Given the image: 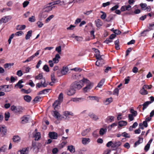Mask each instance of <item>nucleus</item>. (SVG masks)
<instances>
[{
	"instance_id": "1",
	"label": "nucleus",
	"mask_w": 154,
	"mask_h": 154,
	"mask_svg": "<svg viewBox=\"0 0 154 154\" xmlns=\"http://www.w3.org/2000/svg\"><path fill=\"white\" fill-rule=\"evenodd\" d=\"M79 82L80 83H82L83 86L85 85H86V86L83 88V90L85 92L89 91L93 86V83L91 82L90 81L86 79L83 78Z\"/></svg>"
},
{
	"instance_id": "2",
	"label": "nucleus",
	"mask_w": 154,
	"mask_h": 154,
	"mask_svg": "<svg viewBox=\"0 0 154 154\" xmlns=\"http://www.w3.org/2000/svg\"><path fill=\"white\" fill-rule=\"evenodd\" d=\"M11 110L16 113L21 114L23 112V108L20 106H15L14 105L11 107Z\"/></svg>"
},
{
	"instance_id": "3",
	"label": "nucleus",
	"mask_w": 154,
	"mask_h": 154,
	"mask_svg": "<svg viewBox=\"0 0 154 154\" xmlns=\"http://www.w3.org/2000/svg\"><path fill=\"white\" fill-rule=\"evenodd\" d=\"M95 55L97 59V60L96 62L95 65L98 66H102L103 63H101V61L103 62V60L101 57L102 56L100 55V53L95 54Z\"/></svg>"
},
{
	"instance_id": "4",
	"label": "nucleus",
	"mask_w": 154,
	"mask_h": 154,
	"mask_svg": "<svg viewBox=\"0 0 154 154\" xmlns=\"http://www.w3.org/2000/svg\"><path fill=\"white\" fill-rule=\"evenodd\" d=\"M68 70V68L67 67H63L61 71H58L57 72V74L59 76H60L62 75H66Z\"/></svg>"
},
{
	"instance_id": "5",
	"label": "nucleus",
	"mask_w": 154,
	"mask_h": 154,
	"mask_svg": "<svg viewBox=\"0 0 154 154\" xmlns=\"http://www.w3.org/2000/svg\"><path fill=\"white\" fill-rule=\"evenodd\" d=\"M76 92V90L74 89L71 85L70 88L66 91V93L68 96H72Z\"/></svg>"
},
{
	"instance_id": "6",
	"label": "nucleus",
	"mask_w": 154,
	"mask_h": 154,
	"mask_svg": "<svg viewBox=\"0 0 154 154\" xmlns=\"http://www.w3.org/2000/svg\"><path fill=\"white\" fill-rule=\"evenodd\" d=\"M48 84L45 83V78L42 79L41 82L40 83H38L36 84V88H40L41 87H46Z\"/></svg>"
},
{
	"instance_id": "7",
	"label": "nucleus",
	"mask_w": 154,
	"mask_h": 154,
	"mask_svg": "<svg viewBox=\"0 0 154 154\" xmlns=\"http://www.w3.org/2000/svg\"><path fill=\"white\" fill-rule=\"evenodd\" d=\"M12 18L10 16H5L2 17L0 20V24L3 23H6L9 20H10Z\"/></svg>"
},
{
	"instance_id": "8",
	"label": "nucleus",
	"mask_w": 154,
	"mask_h": 154,
	"mask_svg": "<svg viewBox=\"0 0 154 154\" xmlns=\"http://www.w3.org/2000/svg\"><path fill=\"white\" fill-rule=\"evenodd\" d=\"M81 85L80 83L77 82H75L71 85V86L75 89L79 90L83 86L82 83Z\"/></svg>"
},
{
	"instance_id": "9",
	"label": "nucleus",
	"mask_w": 154,
	"mask_h": 154,
	"mask_svg": "<svg viewBox=\"0 0 154 154\" xmlns=\"http://www.w3.org/2000/svg\"><path fill=\"white\" fill-rule=\"evenodd\" d=\"M49 137L52 139H57L58 137L57 133L54 132H50L48 134Z\"/></svg>"
},
{
	"instance_id": "10",
	"label": "nucleus",
	"mask_w": 154,
	"mask_h": 154,
	"mask_svg": "<svg viewBox=\"0 0 154 154\" xmlns=\"http://www.w3.org/2000/svg\"><path fill=\"white\" fill-rule=\"evenodd\" d=\"M121 144L122 143L120 141H115L113 143L112 148L114 149H116L120 146Z\"/></svg>"
},
{
	"instance_id": "11",
	"label": "nucleus",
	"mask_w": 154,
	"mask_h": 154,
	"mask_svg": "<svg viewBox=\"0 0 154 154\" xmlns=\"http://www.w3.org/2000/svg\"><path fill=\"white\" fill-rule=\"evenodd\" d=\"M29 119V118L28 116H24L21 118V123L22 124H25L28 122Z\"/></svg>"
},
{
	"instance_id": "12",
	"label": "nucleus",
	"mask_w": 154,
	"mask_h": 154,
	"mask_svg": "<svg viewBox=\"0 0 154 154\" xmlns=\"http://www.w3.org/2000/svg\"><path fill=\"white\" fill-rule=\"evenodd\" d=\"M91 129V128H89L83 130L81 132L82 135L83 136H85L90 131Z\"/></svg>"
},
{
	"instance_id": "13",
	"label": "nucleus",
	"mask_w": 154,
	"mask_h": 154,
	"mask_svg": "<svg viewBox=\"0 0 154 154\" xmlns=\"http://www.w3.org/2000/svg\"><path fill=\"white\" fill-rule=\"evenodd\" d=\"M23 82V81L22 79L20 80L15 85V87L21 89L23 87V85L21 84Z\"/></svg>"
},
{
	"instance_id": "14",
	"label": "nucleus",
	"mask_w": 154,
	"mask_h": 154,
	"mask_svg": "<svg viewBox=\"0 0 154 154\" xmlns=\"http://www.w3.org/2000/svg\"><path fill=\"white\" fill-rule=\"evenodd\" d=\"M85 98L82 97L79 98H72L71 100L74 102H78L83 101L85 100Z\"/></svg>"
},
{
	"instance_id": "15",
	"label": "nucleus",
	"mask_w": 154,
	"mask_h": 154,
	"mask_svg": "<svg viewBox=\"0 0 154 154\" xmlns=\"http://www.w3.org/2000/svg\"><path fill=\"white\" fill-rule=\"evenodd\" d=\"M151 102H150L149 101H146L143 104L139 105L138 107V108H140L142 106H143V110H144L145 109H146L147 107L151 103Z\"/></svg>"
},
{
	"instance_id": "16",
	"label": "nucleus",
	"mask_w": 154,
	"mask_h": 154,
	"mask_svg": "<svg viewBox=\"0 0 154 154\" xmlns=\"http://www.w3.org/2000/svg\"><path fill=\"white\" fill-rule=\"evenodd\" d=\"M90 142V139L89 138H82V143L84 145H86Z\"/></svg>"
},
{
	"instance_id": "17",
	"label": "nucleus",
	"mask_w": 154,
	"mask_h": 154,
	"mask_svg": "<svg viewBox=\"0 0 154 154\" xmlns=\"http://www.w3.org/2000/svg\"><path fill=\"white\" fill-rule=\"evenodd\" d=\"M138 138L139 140L134 143V147H136L137 145L142 143L143 142V138L141 137L140 136H139Z\"/></svg>"
},
{
	"instance_id": "18",
	"label": "nucleus",
	"mask_w": 154,
	"mask_h": 154,
	"mask_svg": "<svg viewBox=\"0 0 154 154\" xmlns=\"http://www.w3.org/2000/svg\"><path fill=\"white\" fill-rule=\"evenodd\" d=\"M60 57L58 54L55 55V57L53 59V61L55 63H58L59 61V59H60Z\"/></svg>"
},
{
	"instance_id": "19",
	"label": "nucleus",
	"mask_w": 154,
	"mask_h": 154,
	"mask_svg": "<svg viewBox=\"0 0 154 154\" xmlns=\"http://www.w3.org/2000/svg\"><path fill=\"white\" fill-rule=\"evenodd\" d=\"M89 116L91 119L95 121L99 119L98 116L93 113H90Z\"/></svg>"
},
{
	"instance_id": "20",
	"label": "nucleus",
	"mask_w": 154,
	"mask_h": 154,
	"mask_svg": "<svg viewBox=\"0 0 154 154\" xmlns=\"http://www.w3.org/2000/svg\"><path fill=\"white\" fill-rule=\"evenodd\" d=\"M28 150L27 148H23L18 152V154H28Z\"/></svg>"
},
{
	"instance_id": "21",
	"label": "nucleus",
	"mask_w": 154,
	"mask_h": 154,
	"mask_svg": "<svg viewBox=\"0 0 154 154\" xmlns=\"http://www.w3.org/2000/svg\"><path fill=\"white\" fill-rule=\"evenodd\" d=\"M95 22L96 26L98 27H99L101 26L103 24V23L102 21L99 19H98L95 20Z\"/></svg>"
},
{
	"instance_id": "22",
	"label": "nucleus",
	"mask_w": 154,
	"mask_h": 154,
	"mask_svg": "<svg viewBox=\"0 0 154 154\" xmlns=\"http://www.w3.org/2000/svg\"><path fill=\"white\" fill-rule=\"evenodd\" d=\"M24 99L27 102H29L32 100L31 97L28 95H26L24 96Z\"/></svg>"
},
{
	"instance_id": "23",
	"label": "nucleus",
	"mask_w": 154,
	"mask_h": 154,
	"mask_svg": "<svg viewBox=\"0 0 154 154\" xmlns=\"http://www.w3.org/2000/svg\"><path fill=\"white\" fill-rule=\"evenodd\" d=\"M13 140L14 142H18L20 141V138L18 135H15L14 136Z\"/></svg>"
},
{
	"instance_id": "24",
	"label": "nucleus",
	"mask_w": 154,
	"mask_h": 154,
	"mask_svg": "<svg viewBox=\"0 0 154 154\" xmlns=\"http://www.w3.org/2000/svg\"><path fill=\"white\" fill-rule=\"evenodd\" d=\"M115 16V15L113 14H110L109 15L106 19V21L107 22H109L113 20Z\"/></svg>"
},
{
	"instance_id": "25",
	"label": "nucleus",
	"mask_w": 154,
	"mask_h": 154,
	"mask_svg": "<svg viewBox=\"0 0 154 154\" xmlns=\"http://www.w3.org/2000/svg\"><path fill=\"white\" fill-rule=\"evenodd\" d=\"M127 124V122L126 121H121L118 122V125L119 127H122L125 126Z\"/></svg>"
},
{
	"instance_id": "26",
	"label": "nucleus",
	"mask_w": 154,
	"mask_h": 154,
	"mask_svg": "<svg viewBox=\"0 0 154 154\" xmlns=\"http://www.w3.org/2000/svg\"><path fill=\"white\" fill-rule=\"evenodd\" d=\"M140 94L143 95H146L148 94L147 91L143 87L140 90Z\"/></svg>"
},
{
	"instance_id": "27",
	"label": "nucleus",
	"mask_w": 154,
	"mask_h": 154,
	"mask_svg": "<svg viewBox=\"0 0 154 154\" xmlns=\"http://www.w3.org/2000/svg\"><path fill=\"white\" fill-rule=\"evenodd\" d=\"M34 137L35 138V140H38L41 137L40 133L39 132L36 133L34 135Z\"/></svg>"
},
{
	"instance_id": "28",
	"label": "nucleus",
	"mask_w": 154,
	"mask_h": 154,
	"mask_svg": "<svg viewBox=\"0 0 154 154\" xmlns=\"http://www.w3.org/2000/svg\"><path fill=\"white\" fill-rule=\"evenodd\" d=\"M50 90V89H44L42 91L39 92L38 94L40 95L46 94L47 93H48L49 91Z\"/></svg>"
},
{
	"instance_id": "29",
	"label": "nucleus",
	"mask_w": 154,
	"mask_h": 154,
	"mask_svg": "<svg viewBox=\"0 0 154 154\" xmlns=\"http://www.w3.org/2000/svg\"><path fill=\"white\" fill-rule=\"evenodd\" d=\"M32 32L31 30H29L27 32L25 37V38L26 40H28L30 38V37L32 36Z\"/></svg>"
},
{
	"instance_id": "30",
	"label": "nucleus",
	"mask_w": 154,
	"mask_h": 154,
	"mask_svg": "<svg viewBox=\"0 0 154 154\" xmlns=\"http://www.w3.org/2000/svg\"><path fill=\"white\" fill-rule=\"evenodd\" d=\"M107 131L106 128H101L99 131V134L101 135H103L105 134Z\"/></svg>"
},
{
	"instance_id": "31",
	"label": "nucleus",
	"mask_w": 154,
	"mask_h": 154,
	"mask_svg": "<svg viewBox=\"0 0 154 154\" xmlns=\"http://www.w3.org/2000/svg\"><path fill=\"white\" fill-rule=\"evenodd\" d=\"M63 115L66 117H67L69 115L73 116V113L70 111H66L63 112Z\"/></svg>"
},
{
	"instance_id": "32",
	"label": "nucleus",
	"mask_w": 154,
	"mask_h": 154,
	"mask_svg": "<svg viewBox=\"0 0 154 154\" xmlns=\"http://www.w3.org/2000/svg\"><path fill=\"white\" fill-rule=\"evenodd\" d=\"M68 150L71 153H73L75 152V148L74 146L72 145L68 146Z\"/></svg>"
},
{
	"instance_id": "33",
	"label": "nucleus",
	"mask_w": 154,
	"mask_h": 154,
	"mask_svg": "<svg viewBox=\"0 0 154 154\" xmlns=\"http://www.w3.org/2000/svg\"><path fill=\"white\" fill-rule=\"evenodd\" d=\"M26 27L25 25H18L17 26L16 29L17 30H22L24 29Z\"/></svg>"
},
{
	"instance_id": "34",
	"label": "nucleus",
	"mask_w": 154,
	"mask_h": 154,
	"mask_svg": "<svg viewBox=\"0 0 154 154\" xmlns=\"http://www.w3.org/2000/svg\"><path fill=\"white\" fill-rule=\"evenodd\" d=\"M105 80L104 79H102L100 82L98 83V85L97 86V87L99 88H101L105 82Z\"/></svg>"
},
{
	"instance_id": "35",
	"label": "nucleus",
	"mask_w": 154,
	"mask_h": 154,
	"mask_svg": "<svg viewBox=\"0 0 154 154\" xmlns=\"http://www.w3.org/2000/svg\"><path fill=\"white\" fill-rule=\"evenodd\" d=\"M114 117L113 116H109L107 117L106 119V122H108L109 121L110 122H112L114 120Z\"/></svg>"
},
{
	"instance_id": "36",
	"label": "nucleus",
	"mask_w": 154,
	"mask_h": 154,
	"mask_svg": "<svg viewBox=\"0 0 154 154\" xmlns=\"http://www.w3.org/2000/svg\"><path fill=\"white\" fill-rule=\"evenodd\" d=\"M139 5L142 10L145 11L146 10L147 5L146 3H140Z\"/></svg>"
},
{
	"instance_id": "37",
	"label": "nucleus",
	"mask_w": 154,
	"mask_h": 154,
	"mask_svg": "<svg viewBox=\"0 0 154 154\" xmlns=\"http://www.w3.org/2000/svg\"><path fill=\"white\" fill-rule=\"evenodd\" d=\"M61 103V102L58 100L55 101L53 104V106L54 107V109L56 108L59 105H60Z\"/></svg>"
},
{
	"instance_id": "38",
	"label": "nucleus",
	"mask_w": 154,
	"mask_h": 154,
	"mask_svg": "<svg viewBox=\"0 0 154 154\" xmlns=\"http://www.w3.org/2000/svg\"><path fill=\"white\" fill-rule=\"evenodd\" d=\"M53 116L56 118L58 119L59 117H60L59 113L57 111H54Z\"/></svg>"
},
{
	"instance_id": "39",
	"label": "nucleus",
	"mask_w": 154,
	"mask_h": 154,
	"mask_svg": "<svg viewBox=\"0 0 154 154\" xmlns=\"http://www.w3.org/2000/svg\"><path fill=\"white\" fill-rule=\"evenodd\" d=\"M14 63H7L4 64V67L5 68L9 69L11 67V66H13Z\"/></svg>"
},
{
	"instance_id": "40",
	"label": "nucleus",
	"mask_w": 154,
	"mask_h": 154,
	"mask_svg": "<svg viewBox=\"0 0 154 154\" xmlns=\"http://www.w3.org/2000/svg\"><path fill=\"white\" fill-rule=\"evenodd\" d=\"M61 2V1L60 0H57L55 1H54L52 2L49 3V5H57L60 4Z\"/></svg>"
},
{
	"instance_id": "41",
	"label": "nucleus",
	"mask_w": 154,
	"mask_h": 154,
	"mask_svg": "<svg viewBox=\"0 0 154 154\" xmlns=\"http://www.w3.org/2000/svg\"><path fill=\"white\" fill-rule=\"evenodd\" d=\"M29 21L30 22H34L36 20L35 17L34 16H32L31 17H30L28 19Z\"/></svg>"
},
{
	"instance_id": "42",
	"label": "nucleus",
	"mask_w": 154,
	"mask_h": 154,
	"mask_svg": "<svg viewBox=\"0 0 154 154\" xmlns=\"http://www.w3.org/2000/svg\"><path fill=\"white\" fill-rule=\"evenodd\" d=\"M43 75L42 73H40L38 75H36L35 76V78L36 79L39 80L41 79L42 80L44 78H42Z\"/></svg>"
},
{
	"instance_id": "43",
	"label": "nucleus",
	"mask_w": 154,
	"mask_h": 154,
	"mask_svg": "<svg viewBox=\"0 0 154 154\" xmlns=\"http://www.w3.org/2000/svg\"><path fill=\"white\" fill-rule=\"evenodd\" d=\"M53 8V7H51L50 6H48L45 8L44 11L45 12H48L51 11L52 10Z\"/></svg>"
},
{
	"instance_id": "44",
	"label": "nucleus",
	"mask_w": 154,
	"mask_h": 154,
	"mask_svg": "<svg viewBox=\"0 0 154 154\" xmlns=\"http://www.w3.org/2000/svg\"><path fill=\"white\" fill-rule=\"evenodd\" d=\"M55 50L59 54H61V47L60 46H59L56 47L55 49Z\"/></svg>"
},
{
	"instance_id": "45",
	"label": "nucleus",
	"mask_w": 154,
	"mask_h": 154,
	"mask_svg": "<svg viewBox=\"0 0 154 154\" xmlns=\"http://www.w3.org/2000/svg\"><path fill=\"white\" fill-rule=\"evenodd\" d=\"M43 69L46 72H48L49 71V68L47 65H44L43 66Z\"/></svg>"
},
{
	"instance_id": "46",
	"label": "nucleus",
	"mask_w": 154,
	"mask_h": 154,
	"mask_svg": "<svg viewBox=\"0 0 154 154\" xmlns=\"http://www.w3.org/2000/svg\"><path fill=\"white\" fill-rule=\"evenodd\" d=\"M21 91L24 92L25 94H28L30 93L31 91L29 89L26 90L22 88L21 90Z\"/></svg>"
},
{
	"instance_id": "47",
	"label": "nucleus",
	"mask_w": 154,
	"mask_h": 154,
	"mask_svg": "<svg viewBox=\"0 0 154 154\" xmlns=\"http://www.w3.org/2000/svg\"><path fill=\"white\" fill-rule=\"evenodd\" d=\"M147 28L150 31L154 29V23L153 24H149V26H147Z\"/></svg>"
},
{
	"instance_id": "48",
	"label": "nucleus",
	"mask_w": 154,
	"mask_h": 154,
	"mask_svg": "<svg viewBox=\"0 0 154 154\" xmlns=\"http://www.w3.org/2000/svg\"><path fill=\"white\" fill-rule=\"evenodd\" d=\"M130 112L131 113V114L134 117L136 116L137 115V112L134 111L133 109H131L130 110Z\"/></svg>"
},
{
	"instance_id": "49",
	"label": "nucleus",
	"mask_w": 154,
	"mask_h": 154,
	"mask_svg": "<svg viewBox=\"0 0 154 154\" xmlns=\"http://www.w3.org/2000/svg\"><path fill=\"white\" fill-rule=\"evenodd\" d=\"M63 99V94L62 93H61L60 94L58 100L59 101H60L61 102H62Z\"/></svg>"
},
{
	"instance_id": "50",
	"label": "nucleus",
	"mask_w": 154,
	"mask_h": 154,
	"mask_svg": "<svg viewBox=\"0 0 154 154\" xmlns=\"http://www.w3.org/2000/svg\"><path fill=\"white\" fill-rule=\"evenodd\" d=\"M10 116V114L9 112H7L5 114V120L6 121L8 120V119Z\"/></svg>"
},
{
	"instance_id": "51",
	"label": "nucleus",
	"mask_w": 154,
	"mask_h": 154,
	"mask_svg": "<svg viewBox=\"0 0 154 154\" xmlns=\"http://www.w3.org/2000/svg\"><path fill=\"white\" fill-rule=\"evenodd\" d=\"M122 135L125 137L129 138L130 137V136L127 133L125 132L122 133Z\"/></svg>"
},
{
	"instance_id": "52",
	"label": "nucleus",
	"mask_w": 154,
	"mask_h": 154,
	"mask_svg": "<svg viewBox=\"0 0 154 154\" xmlns=\"http://www.w3.org/2000/svg\"><path fill=\"white\" fill-rule=\"evenodd\" d=\"M33 59V56H30L28 57L26 60L23 61V63H26L27 62H29L32 60Z\"/></svg>"
},
{
	"instance_id": "53",
	"label": "nucleus",
	"mask_w": 154,
	"mask_h": 154,
	"mask_svg": "<svg viewBox=\"0 0 154 154\" xmlns=\"http://www.w3.org/2000/svg\"><path fill=\"white\" fill-rule=\"evenodd\" d=\"M51 78L52 82L53 83H54L56 81V79H55L54 73H51Z\"/></svg>"
},
{
	"instance_id": "54",
	"label": "nucleus",
	"mask_w": 154,
	"mask_h": 154,
	"mask_svg": "<svg viewBox=\"0 0 154 154\" xmlns=\"http://www.w3.org/2000/svg\"><path fill=\"white\" fill-rule=\"evenodd\" d=\"M112 98H107L106 99V100L105 103H106V104L107 105L112 102Z\"/></svg>"
},
{
	"instance_id": "55",
	"label": "nucleus",
	"mask_w": 154,
	"mask_h": 154,
	"mask_svg": "<svg viewBox=\"0 0 154 154\" xmlns=\"http://www.w3.org/2000/svg\"><path fill=\"white\" fill-rule=\"evenodd\" d=\"M7 132V129L6 128H3V129L2 130L1 134L2 136H5Z\"/></svg>"
},
{
	"instance_id": "56",
	"label": "nucleus",
	"mask_w": 154,
	"mask_h": 154,
	"mask_svg": "<svg viewBox=\"0 0 154 154\" xmlns=\"http://www.w3.org/2000/svg\"><path fill=\"white\" fill-rule=\"evenodd\" d=\"M15 34H12L9 37V38L8 40V42L9 44H10L11 42L12 39L14 36Z\"/></svg>"
},
{
	"instance_id": "57",
	"label": "nucleus",
	"mask_w": 154,
	"mask_h": 154,
	"mask_svg": "<svg viewBox=\"0 0 154 154\" xmlns=\"http://www.w3.org/2000/svg\"><path fill=\"white\" fill-rule=\"evenodd\" d=\"M71 70H74L75 72H80L82 71V69L78 67H75L71 69Z\"/></svg>"
},
{
	"instance_id": "58",
	"label": "nucleus",
	"mask_w": 154,
	"mask_h": 154,
	"mask_svg": "<svg viewBox=\"0 0 154 154\" xmlns=\"http://www.w3.org/2000/svg\"><path fill=\"white\" fill-rule=\"evenodd\" d=\"M6 148L7 146L6 145H3L1 148H0V152H5Z\"/></svg>"
},
{
	"instance_id": "59",
	"label": "nucleus",
	"mask_w": 154,
	"mask_h": 154,
	"mask_svg": "<svg viewBox=\"0 0 154 154\" xmlns=\"http://www.w3.org/2000/svg\"><path fill=\"white\" fill-rule=\"evenodd\" d=\"M54 16L53 15L50 16L48 18H47L45 20V22L47 23L49 22L51 19H52Z\"/></svg>"
},
{
	"instance_id": "60",
	"label": "nucleus",
	"mask_w": 154,
	"mask_h": 154,
	"mask_svg": "<svg viewBox=\"0 0 154 154\" xmlns=\"http://www.w3.org/2000/svg\"><path fill=\"white\" fill-rule=\"evenodd\" d=\"M41 97L39 96H37L33 100V101L35 102L36 103H37L38 101H39V100L41 99Z\"/></svg>"
},
{
	"instance_id": "61",
	"label": "nucleus",
	"mask_w": 154,
	"mask_h": 154,
	"mask_svg": "<svg viewBox=\"0 0 154 154\" xmlns=\"http://www.w3.org/2000/svg\"><path fill=\"white\" fill-rule=\"evenodd\" d=\"M119 89L118 88H116L113 91V94L118 96L119 93Z\"/></svg>"
},
{
	"instance_id": "62",
	"label": "nucleus",
	"mask_w": 154,
	"mask_h": 154,
	"mask_svg": "<svg viewBox=\"0 0 154 154\" xmlns=\"http://www.w3.org/2000/svg\"><path fill=\"white\" fill-rule=\"evenodd\" d=\"M113 144V142L112 141H110L107 143L106 144V146L108 147H109L111 146V147L112 148Z\"/></svg>"
},
{
	"instance_id": "63",
	"label": "nucleus",
	"mask_w": 154,
	"mask_h": 154,
	"mask_svg": "<svg viewBox=\"0 0 154 154\" xmlns=\"http://www.w3.org/2000/svg\"><path fill=\"white\" fill-rule=\"evenodd\" d=\"M23 34V32L22 31H20L16 32L15 35L17 36H21Z\"/></svg>"
},
{
	"instance_id": "64",
	"label": "nucleus",
	"mask_w": 154,
	"mask_h": 154,
	"mask_svg": "<svg viewBox=\"0 0 154 154\" xmlns=\"http://www.w3.org/2000/svg\"><path fill=\"white\" fill-rule=\"evenodd\" d=\"M29 2L28 1H24L23 3V7L25 8L29 4Z\"/></svg>"
}]
</instances>
